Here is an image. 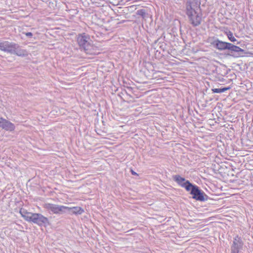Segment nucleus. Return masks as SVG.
<instances>
[{
	"label": "nucleus",
	"instance_id": "0eeeda50",
	"mask_svg": "<svg viewBox=\"0 0 253 253\" xmlns=\"http://www.w3.org/2000/svg\"><path fill=\"white\" fill-rule=\"evenodd\" d=\"M0 127L6 131H12L14 130L15 126L7 120L0 118Z\"/></svg>",
	"mask_w": 253,
	"mask_h": 253
},
{
	"label": "nucleus",
	"instance_id": "39448f33",
	"mask_svg": "<svg viewBox=\"0 0 253 253\" xmlns=\"http://www.w3.org/2000/svg\"><path fill=\"white\" fill-rule=\"evenodd\" d=\"M190 194L192 195V198L197 201H205V194L204 192H202L197 185H193L190 187Z\"/></svg>",
	"mask_w": 253,
	"mask_h": 253
},
{
	"label": "nucleus",
	"instance_id": "1a4fd4ad",
	"mask_svg": "<svg viewBox=\"0 0 253 253\" xmlns=\"http://www.w3.org/2000/svg\"><path fill=\"white\" fill-rule=\"evenodd\" d=\"M244 243L241 237L237 235L233 239V243H232V246H231V250L240 251Z\"/></svg>",
	"mask_w": 253,
	"mask_h": 253
},
{
	"label": "nucleus",
	"instance_id": "9d476101",
	"mask_svg": "<svg viewBox=\"0 0 253 253\" xmlns=\"http://www.w3.org/2000/svg\"><path fill=\"white\" fill-rule=\"evenodd\" d=\"M229 43L217 40L214 42L213 44L216 49L219 50H223L228 49Z\"/></svg>",
	"mask_w": 253,
	"mask_h": 253
},
{
	"label": "nucleus",
	"instance_id": "dca6fc26",
	"mask_svg": "<svg viewBox=\"0 0 253 253\" xmlns=\"http://www.w3.org/2000/svg\"><path fill=\"white\" fill-rule=\"evenodd\" d=\"M27 37H31L33 35L32 33L31 32H28L25 34Z\"/></svg>",
	"mask_w": 253,
	"mask_h": 253
},
{
	"label": "nucleus",
	"instance_id": "2eb2a0df",
	"mask_svg": "<svg viewBox=\"0 0 253 253\" xmlns=\"http://www.w3.org/2000/svg\"><path fill=\"white\" fill-rule=\"evenodd\" d=\"M130 172H131V173L133 175H136V176H138V174L135 172L132 169H130Z\"/></svg>",
	"mask_w": 253,
	"mask_h": 253
},
{
	"label": "nucleus",
	"instance_id": "423d86ee",
	"mask_svg": "<svg viewBox=\"0 0 253 253\" xmlns=\"http://www.w3.org/2000/svg\"><path fill=\"white\" fill-rule=\"evenodd\" d=\"M174 180L180 186L184 187L188 191H190V187L192 186V184L185 178L182 177L179 175H176L173 176Z\"/></svg>",
	"mask_w": 253,
	"mask_h": 253
},
{
	"label": "nucleus",
	"instance_id": "9b49d317",
	"mask_svg": "<svg viewBox=\"0 0 253 253\" xmlns=\"http://www.w3.org/2000/svg\"><path fill=\"white\" fill-rule=\"evenodd\" d=\"M73 213L75 214H81L84 212V210L80 207H73L68 208Z\"/></svg>",
	"mask_w": 253,
	"mask_h": 253
},
{
	"label": "nucleus",
	"instance_id": "f03ea898",
	"mask_svg": "<svg viewBox=\"0 0 253 253\" xmlns=\"http://www.w3.org/2000/svg\"><path fill=\"white\" fill-rule=\"evenodd\" d=\"M77 42L79 47L89 55H95L98 53V47L93 44L89 36L85 33L79 34L77 37Z\"/></svg>",
	"mask_w": 253,
	"mask_h": 253
},
{
	"label": "nucleus",
	"instance_id": "7ed1b4c3",
	"mask_svg": "<svg viewBox=\"0 0 253 253\" xmlns=\"http://www.w3.org/2000/svg\"><path fill=\"white\" fill-rule=\"evenodd\" d=\"M19 212L21 216L27 221L32 222L39 225L48 222V219L42 214L28 212L24 209H21Z\"/></svg>",
	"mask_w": 253,
	"mask_h": 253
},
{
	"label": "nucleus",
	"instance_id": "6e6552de",
	"mask_svg": "<svg viewBox=\"0 0 253 253\" xmlns=\"http://www.w3.org/2000/svg\"><path fill=\"white\" fill-rule=\"evenodd\" d=\"M44 208L48 211H51L54 213H59L63 210V206L49 203L45 204Z\"/></svg>",
	"mask_w": 253,
	"mask_h": 253
},
{
	"label": "nucleus",
	"instance_id": "4468645a",
	"mask_svg": "<svg viewBox=\"0 0 253 253\" xmlns=\"http://www.w3.org/2000/svg\"><path fill=\"white\" fill-rule=\"evenodd\" d=\"M226 34L228 38L229 39V40L231 42H235L236 41V39L235 38L234 35H233L232 32H230V31H229L228 32H226Z\"/></svg>",
	"mask_w": 253,
	"mask_h": 253
},
{
	"label": "nucleus",
	"instance_id": "f3484780",
	"mask_svg": "<svg viewBox=\"0 0 253 253\" xmlns=\"http://www.w3.org/2000/svg\"><path fill=\"white\" fill-rule=\"evenodd\" d=\"M231 253H239V251L231 249Z\"/></svg>",
	"mask_w": 253,
	"mask_h": 253
},
{
	"label": "nucleus",
	"instance_id": "f8f14e48",
	"mask_svg": "<svg viewBox=\"0 0 253 253\" xmlns=\"http://www.w3.org/2000/svg\"><path fill=\"white\" fill-rule=\"evenodd\" d=\"M228 49L236 52H243L244 51V49H243L239 46L235 45L231 43H229Z\"/></svg>",
	"mask_w": 253,
	"mask_h": 253
},
{
	"label": "nucleus",
	"instance_id": "20e7f679",
	"mask_svg": "<svg viewBox=\"0 0 253 253\" xmlns=\"http://www.w3.org/2000/svg\"><path fill=\"white\" fill-rule=\"evenodd\" d=\"M0 50L18 56L24 55L26 52L24 50L20 48L17 44L7 41L0 42Z\"/></svg>",
	"mask_w": 253,
	"mask_h": 253
},
{
	"label": "nucleus",
	"instance_id": "f257e3e1",
	"mask_svg": "<svg viewBox=\"0 0 253 253\" xmlns=\"http://www.w3.org/2000/svg\"><path fill=\"white\" fill-rule=\"evenodd\" d=\"M186 14L193 25L198 26L201 24L202 12L199 0H188L186 5Z\"/></svg>",
	"mask_w": 253,
	"mask_h": 253
},
{
	"label": "nucleus",
	"instance_id": "ddd939ff",
	"mask_svg": "<svg viewBox=\"0 0 253 253\" xmlns=\"http://www.w3.org/2000/svg\"><path fill=\"white\" fill-rule=\"evenodd\" d=\"M231 88V87H223L222 88H212L211 89V91L213 93H221L225 91H227L228 90H229Z\"/></svg>",
	"mask_w": 253,
	"mask_h": 253
}]
</instances>
